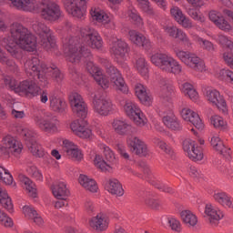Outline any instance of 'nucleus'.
<instances>
[{
  "label": "nucleus",
  "mask_w": 233,
  "mask_h": 233,
  "mask_svg": "<svg viewBox=\"0 0 233 233\" xmlns=\"http://www.w3.org/2000/svg\"><path fill=\"white\" fill-rule=\"evenodd\" d=\"M0 204L3 208L7 210L10 214L14 212V203L12 202V198L8 195V191L0 187Z\"/></svg>",
  "instance_id": "45"
},
{
  "label": "nucleus",
  "mask_w": 233,
  "mask_h": 233,
  "mask_svg": "<svg viewBox=\"0 0 233 233\" xmlns=\"http://www.w3.org/2000/svg\"><path fill=\"white\" fill-rule=\"evenodd\" d=\"M179 28L176 27V25H167L164 27V31L166 34H168L170 37H177V34L179 33Z\"/></svg>",
  "instance_id": "59"
},
{
  "label": "nucleus",
  "mask_w": 233,
  "mask_h": 233,
  "mask_svg": "<svg viewBox=\"0 0 233 233\" xmlns=\"http://www.w3.org/2000/svg\"><path fill=\"white\" fill-rule=\"evenodd\" d=\"M192 89H194V86L188 82H186L180 86V90L184 96L188 94Z\"/></svg>",
  "instance_id": "62"
},
{
  "label": "nucleus",
  "mask_w": 233,
  "mask_h": 233,
  "mask_svg": "<svg viewBox=\"0 0 233 233\" xmlns=\"http://www.w3.org/2000/svg\"><path fill=\"white\" fill-rule=\"evenodd\" d=\"M174 94V86L172 84H166L162 87V97H170Z\"/></svg>",
  "instance_id": "58"
},
{
  "label": "nucleus",
  "mask_w": 233,
  "mask_h": 233,
  "mask_svg": "<svg viewBox=\"0 0 233 233\" xmlns=\"http://www.w3.org/2000/svg\"><path fill=\"white\" fill-rule=\"evenodd\" d=\"M0 225L5 228L14 227V220L5 211L0 209Z\"/></svg>",
  "instance_id": "52"
},
{
  "label": "nucleus",
  "mask_w": 233,
  "mask_h": 233,
  "mask_svg": "<svg viewBox=\"0 0 233 233\" xmlns=\"http://www.w3.org/2000/svg\"><path fill=\"white\" fill-rule=\"evenodd\" d=\"M69 103L74 114L77 116V117H82L85 119L86 117V104L85 100H83V96L78 93L73 92L69 95Z\"/></svg>",
  "instance_id": "18"
},
{
  "label": "nucleus",
  "mask_w": 233,
  "mask_h": 233,
  "mask_svg": "<svg viewBox=\"0 0 233 233\" xmlns=\"http://www.w3.org/2000/svg\"><path fill=\"white\" fill-rule=\"evenodd\" d=\"M19 180L24 185V188L29 198L35 199V198H37V186H35V183L25 175H20Z\"/></svg>",
  "instance_id": "41"
},
{
  "label": "nucleus",
  "mask_w": 233,
  "mask_h": 233,
  "mask_svg": "<svg viewBox=\"0 0 233 233\" xmlns=\"http://www.w3.org/2000/svg\"><path fill=\"white\" fill-rule=\"evenodd\" d=\"M135 94L142 105H145L146 106H150L152 105L154 98L147 93V87L142 84H137L135 86Z\"/></svg>",
  "instance_id": "40"
},
{
  "label": "nucleus",
  "mask_w": 233,
  "mask_h": 233,
  "mask_svg": "<svg viewBox=\"0 0 233 233\" xmlns=\"http://www.w3.org/2000/svg\"><path fill=\"white\" fill-rule=\"evenodd\" d=\"M2 145L3 147H0V150L3 154H8V156H19V154L23 152V143L10 135L3 138Z\"/></svg>",
  "instance_id": "16"
},
{
  "label": "nucleus",
  "mask_w": 233,
  "mask_h": 233,
  "mask_svg": "<svg viewBox=\"0 0 233 233\" xmlns=\"http://www.w3.org/2000/svg\"><path fill=\"white\" fill-rule=\"evenodd\" d=\"M189 176H191V177H201V171L196 167H191L189 169Z\"/></svg>",
  "instance_id": "64"
},
{
  "label": "nucleus",
  "mask_w": 233,
  "mask_h": 233,
  "mask_svg": "<svg viewBox=\"0 0 233 233\" xmlns=\"http://www.w3.org/2000/svg\"><path fill=\"white\" fill-rule=\"evenodd\" d=\"M17 132L25 141H27L29 150L33 156H35L36 157H46V156H48V152H46L41 145L35 142V133L34 131L28 129V127L20 126L17 127Z\"/></svg>",
  "instance_id": "10"
},
{
  "label": "nucleus",
  "mask_w": 233,
  "mask_h": 233,
  "mask_svg": "<svg viewBox=\"0 0 233 233\" xmlns=\"http://www.w3.org/2000/svg\"><path fill=\"white\" fill-rule=\"evenodd\" d=\"M78 183L81 185V187H83V188L88 190L89 192L96 193L97 190H99L97 182L86 175H80L78 177Z\"/></svg>",
  "instance_id": "42"
},
{
  "label": "nucleus",
  "mask_w": 233,
  "mask_h": 233,
  "mask_svg": "<svg viewBox=\"0 0 233 233\" xmlns=\"http://www.w3.org/2000/svg\"><path fill=\"white\" fill-rule=\"evenodd\" d=\"M210 146L212 147L213 150L215 152H218V154H220L221 156H224V157H230V154H232V151L230 148L225 147V144H223V140L219 137V135H213L210 138Z\"/></svg>",
  "instance_id": "33"
},
{
  "label": "nucleus",
  "mask_w": 233,
  "mask_h": 233,
  "mask_svg": "<svg viewBox=\"0 0 233 233\" xmlns=\"http://www.w3.org/2000/svg\"><path fill=\"white\" fill-rule=\"evenodd\" d=\"M11 5L17 8V10H22L23 12H33L34 14H40L42 19L45 21H50L54 23L61 19L63 12H61V7L59 5L54 2H44L40 5L35 0H9Z\"/></svg>",
  "instance_id": "2"
},
{
  "label": "nucleus",
  "mask_w": 233,
  "mask_h": 233,
  "mask_svg": "<svg viewBox=\"0 0 233 233\" xmlns=\"http://www.w3.org/2000/svg\"><path fill=\"white\" fill-rule=\"evenodd\" d=\"M134 67L142 77H148V63L145 57H138L134 63Z\"/></svg>",
  "instance_id": "48"
},
{
  "label": "nucleus",
  "mask_w": 233,
  "mask_h": 233,
  "mask_svg": "<svg viewBox=\"0 0 233 233\" xmlns=\"http://www.w3.org/2000/svg\"><path fill=\"white\" fill-rule=\"evenodd\" d=\"M107 72L109 74L113 88L118 92H122V94H128V86L127 85V82H125V78H123L121 72H119V70L113 66H109Z\"/></svg>",
  "instance_id": "17"
},
{
  "label": "nucleus",
  "mask_w": 233,
  "mask_h": 233,
  "mask_svg": "<svg viewBox=\"0 0 233 233\" xmlns=\"http://www.w3.org/2000/svg\"><path fill=\"white\" fill-rule=\"evenodd\" d=\"M52 192L53 196L56 199L65 200L70 197V189H68V187L66 186V182L65 180L56 182L52 187Z\"/></svg>",
  "instance_id": "38"
},
{
  "label": "nucleus",
  "mask_w": 233,
  "mask_h": 233,
  "mask_svg": "<svg viewBox=\"0 0 233 233\" xmlns=\"http://www.w3.org/2000/svg\"><path fill=\"white\" fill-rule=\"evenodd\" d=\"M5 84L9 86L15 94L22 96V97H37L41 92V87L37 86L34 80L26 79L17 84V80L14 77L7 76Z\"/></svg>",
  "instance_id": "5"
},
{
  "label": "nucleus",
  "mask_w": 233,
  "mask_h": 233,
  "mask_svg": "<svg viewBox=\"0 0 233 233\" xmlns=\"http://www.w3.org/2000/svg\"><path fill=\"white\" fill-rule=\"evenodd\" d=\"M100 148L103 150L106 159L103 156L96 154L93 158V165L97 170H100V172H112L116 169V167H117L116 154L105 144H101Z\"/></svg>",
  "instance_id": "7"
},
{
  "label": "nucleus",
  "mask_w": 233,
  "mask_h": 233,
  "mask_svg": "<svg viewBox=\"0 0 233 233\" xmlns=\"http://www.w3.org/2000/svg\"><path fill=\"white\" fill-rule=\"evenodd\" d=\"M180 117H182V119L187 123L194 125L198 130H205V123H203L199 114L192 110L190 107H183L180 110Z\"/></svg>",
  "instance_id": "20"
},
{
  "label": "nucleus",
  "mask_w": 233,
  "mask_h": 233,
  "mask_svg": "<svg viewBox=\"0 0 233 233\" xmlns=\"http://www.w3.org/2000/svg\"><path fill=\"white\" fill-rule=\"evenodd\" d=\"M209 20L224 32H230L232 30V25H229L228 21L223 17V15L218 11H210L208 14Z\"/></svg>",
  "instance_id": "35"
},
{
  "label": "nucleus",
  "mask_w": 233,
  "mask_h": 233,
  "mask_svg": "<svg viewBox=\"0 0 233 233\" xmlns=\"http://www.w3.org/2000/svg\"><path fill=\"white\" fill-rule=\"evenodd\" d=\"M93 110L98 116H110V114H114V110H116V106L112 103L106 96H96L93 101Z\"/></svg>",
  "instance_id": "14"
},
{
  "label": "nucleus",
  "mask_w": 233,
  "mask_h": 233,
  "mask_svg": "<svg viewBox=\"0 0 233 233\" xmlns=\"http://www.w3.org/2000/svg\"><path fill=\"white\" fill-rule=\"evenodd\" d=\"M110 225V218L105 213H98L89 219V227L96 232H105Z\"/></svg>",
  "instance_id": "26"
},
{
  "label": "nucleus",
  "mask_w": 233,
  "mask_h": 233,
  "mask_svg": "<svg viewBox=\"0 0 233 233\" xmlns=\"http://www.w3.org/2000/svg\"><path fill=\"white\" fill-rule=\"evenodd\" d=\"M205 98L212 106H216L223 116H228V104L219 90L214 87H208L204 93Z\"/></svg>",
  "instance_id": "11"
},
{
  "label": "nucleus",
  "mask_w": 233,
  "mask_h": 233,
  "mask_svg": "<svg viewBox=\"0 0 233 233\" xmlns=\"http://www.w3.org/2000/svg\"><path fill=\"white\" fill-rule=\"evenodd\" d=\"M50 106L55 112H63L66 108V102L56 96L49 97Z\"/></svg>",
  "instance_id": "50"
},
{
  "label": "nucleus",
  "mask_w": 233,
  "mask_h": 233,
  "mask_svg": "<svg viewBox=\"0 0 233 233\" xmlns=\"http://www.w3.org/2000/svg\"><path fill=\"white\" fill-rule=\"evenodd\" d=\"M170 14L173 19L183 28L190 29L194 26V24H192V20L186 16L181 8H179L178 6H173L170 9Z\"/></svg>",
  "instance_id": "30"
},
{
  "label": "nucleus",
  "mask_w": 233,
  "mask_h": 233,
  "mask_svg": "<svg viewBox=\"0 0 233 233\" xmlns=\"http://www.w3.org/2000/svg\"><path fill=\"white\" fill-rule=\"evenodd\" d=\"M194 41L195 43H198L202 50H206L207 52H216V46L209 40L202 38L201 36H195Z\"/></svg>",
  "instance_id": "49"
},
{
  "label": "nucleus",
  "mask_w": 233,
  "mask_h": 233,
  "mask_svg": "<svg viewBox=\"0 0 233 233\" xmlns=\"http://www.w3.org/2000/svg\"><path fill=\"white\" fill-rule=\"evenodd\" d=\"M110 125L115 134L118 136H127V134L132 132V125L128 124L125 119L114 118L111 120Z\"/></svg>",
  "instance_id": "32"
},
{
  "label": "nucleus",
  "mask_w": 233,
  "mask_h": 233,
  "mask_svg": "<svg viewBox=\"0 0 233 233\" xmlns=\"http://www.w3.org/2000/svg\"><path fill=\"white\" fill-rule=\"evenodd\" d=\"M183 150L187 154V156L192 161H202L203 157V151L196 146V141L190 138H187L183 142Z\"/></svg>",
  "instance_id": "22"
},
{
  "label": "nucleus",
  "mask_w": 233,
  "mask_h": 233,
  "mask_svg": "<svg viewBox=\"0 0 233 233\" xmlns=\"http://www.w3.org/2000/svg\"><path fill=\"white\" fill-rule=\"evenodd\" d=\"M58 142L62 145L66 156L70 159H74V161H81L83 159V151L74 142L65 138H58Z\"/></svg>",
  "instance_id": "21"
},
{
  "label": "nucleus",
  "mask_w": 233,
  "mask_h": 233,
  "mask_svg": "<svg viewBox=\"0 0 233 233\" xmlns=\"http://www.w3.org/2000/svg\"><path fill=\"white\" fill-rule=\"evenodd\" d=\"M33 121L44 132H47L48 134L59 132V121L57 120L49 121L45 119L41 115H35L33 116Z\"/></svg>",
  "instance_id": "25"
},
{
  "label": "nucleus",
  "mask_w": 233,
  "mask_h": 233,
  "mask_svg": "<svg viewBox=\"0 0 233 233\" xmlns=\"http://www.w3.org/2000/svg\"><path fill=\"white\" fill-rule=\"evenodd\" d=\"M66 10L73 17H77L81 19L85 17L86 14V5L88 0H63Z\"/></svg>",
  "instance_id": "15"
},
{
  "label": "nucleus",
  "mask_w": 233,
  "mask_h": 233,
  "mask_svg": "<svg viewBox=\"0 0 233 233\" xmlns=\"http://www.w3.org/2000/svg\"><path fill=\"white\" fill-rule=\"evenodd\" d=\"M123 110L124 114H126V116L129 117V119H131V121H133L137 127H143L148 123L147 116H145V113H143L141 107H139L137 103L135 101L126 100L123 105Z\"/></svg>",
  "instance_id": "9"
},
{
  "label": "nucleus",
  "mask_w": 233,
  "mask_h": 233,
  "mask_svg": "<svg viewBox=\"0 0 233 233\" xmlns=\"http://www.w3.org/2000/svg\"><path fill=\"white\" fill-rule=\"evenodd\" d=\"M122 17L127 18L130 17L136 25H138L139 26H143V18L139 16L137 14V11L136 9H129L127 13L122 14Z\"/></svg>",
  "instance_id": "51"
},
{
  "label": "nucleus",
  "mask_w": 233,
  "mask_h": 233,
  "mask_svg": "<svg viewBox=\"0 0 233 233\" xmlns=\"http://www.w3.org/2000/svg\"><path fill=\"white\" fill-rule=\"evenodd\" d=\"M70 128L73 134L81 139H90L92 137V129L88 127L86 120H75L70 124Z\"/></svg>",
  "instance_id": "24"
},
{
  "label": "nucleus",
  "mask_w": 233,
  "mask_h": 233,
  "mask_svg": "<svg viewBox=\"0 0 233 233\" xmlns=\"http://www.w3.org/2000/svg\"><path fill=\"white\" fill-rule=\"evenodd\" d=\"M209 123L216 130L227 132L228 130V122L219 115H212L209 118Z\"/></svg>",
  "instance_id": "44"
},
{
  "label": "nucleus",
  "mask_w": 233,
  "mask_h": 233,
  "mask_svg": "<svg viewBox=\"0 0 233 233\" xmlns=\"http://www.w3.org/2000/svg\"><path fill=\"white\" fill-rule=\"evenodd\" d=\"M137 1L139 4V6L143 10V12H145L148 15H154V9L151 8L150 2H148V0H137Z\"/></svg>",
  "instance_id": "55"
},
{
  "label": "nucleus",
  "mask_w": 233,
  "mask_h": 233,
  "mask_svg": "<svg viewBox=\"0 0 233 233\" xmlns=\"http://www.w3.org/2000/svg\"><path fill=\"white\" fill-rule=\"evenodd\" d=\"M188 15L195 21H199L200 23H204L205 21V16L196 9H189Z\"/></svg>",
  "instance_id": "57"
},
{
  "label": "nucleus",
  "mask_w": 233,
  "mask_h": 233,
  "mask_svg": "<svg viewBox=\"0 0 233 233\" xmlns=\"http://www.w3.org/2000/svg\"><path fill=\"white\" fill-rule=\"evenodd\" d=\"M180 218L182 223L188 227V228H194L198 225V216L194 214L191 210L185 209L180 212Z\"/></svg>",
  "instance_id": "43"
},
{
  "label": "nucleus",
  "mask_w": 233,
  "mask_h": 233,
  "mask_svg": "<svg viewBox=\"0 0 233 233\" xmlns=\"http://www.w3.org/2000/svg\"><path fill=\"white\" fill-rule=\"evenodd\" d=\"M176 39H179V41H182V43H185V45H190V39H188V35H187V33L183 32L181 29H179Z\"/></svg>",
  "instance_id": "60"
},
{
  "label": "nucleus",
  "mask_w": 233,
  "mask_h": 233,
  "mask_svg": "<svg viewBox=\"0 0 233 233\" xmlns=\"http://www.w3.org/2000/svg\"><path fill=\"white\" fill-rule=\"evenodd\" d=\"M33 30L37 34L38 38L30 34L28 29L25 28L21 24H13L10 35L5 37L2 43L3 46L11 56L17 59L21 57V49L25 50V52H35L41 46L47 52H56V48H57L56 39H54L52 31L48 26L41 22H35Z\"/></svg>",
  "instance_id": "1"
},
{
  "label": "nucleus",
  "mask_w": 233,
  "mask_h": 233,
  "mask_svg": "<svg viewBox=\"0 0 233 233\" xmlns=\"http://www.w3.org/2000/svg\"><path fill=\"white\" fill-rule=\"evenodd\" d=\"M187 97H189V99H191V101H198L199 100V94L198 93V91H196V89H193L186 95Z\"/></svg>",
  "instance_id": "63"
},
{
  "label": "nucleus",
  "mask_w": 233,
  "mask_h": 233,
  "mask_svg": "<svg viewBox=\"0 0 233 233\" xmlns=\"http://www.w3.org/2000/svg\"><path fill=\"white\" fill-rule=\"evenodd\" d=\"M204 218L208 219L210 225L216 226L225 218V212L219 207L208 203L205 205Z\"/></svg>",
  "instance_id": "23"
},
{
  "label": "nucleus",
  "mask_w": 233,
  "mask_h": 233,
  "mask_svg": "<svg viewBox=\"0 0 233 233\" xmlns=\"http://www.w3.org/2000/svg\"><path fill=\"white\" fill-rule=\"evenodd\" d=\"M90 15L93 21H96V23H100L104 25L106 28H109L110 30L116 28V21L114 20V15L110 13H106V11L95 6L90 10Z\"/></svg>",
  "instance_id": "13"
},
{
  "label": "nucleus",
  "mask_w": 233,
  "mask_h": 233,
  "mask_svg": "<svg viewBox=\"0 0 233 233\" xmlns=\"http://www.w3.org/2000/svg\"><path fill=\"white\" fill-rule=\"evenodd\" d=\"M153 143H154V145L158 147V148H161L163 150V152H165V154H168V156H172V154H173L172 147H170V146L166 144L165 141L161 140L158 137H155L153 139Z\"/></svg>",
  "instance_id": "53"
},
{
  "label": "nucleus",
  "mask_w": 233,
  "mask_h": 233,
  "mask_svg": "<svg viewBox=\"0 0 233 233\" xmlns=\"http://www.w3.org/2000/svg\"><path fill=\"white\" fill-rule=\"evenodd\" d=\"M0 181L6 185L7 187H11V188H17V184L14 180V177L8 171V169L0 166Z\"/></svg>",
  "instance_id": "46"
},
{
  "label": "nucleus",
  "mask_w": 233,
  "mask_h": 233,
  "mask_svg": "<svg viewBox=\"0 0 233 233\" xmlns=\"http://www.w3.org/2000/svg\"><path fill=\"white\" fill-rule=\"evenodd\" d=\"M86 70L90 75H92V77H94L96 83H97L101 88L106 90V88L110 86V81L106 76L103 75V71H101V69L96 66L94 62L89 61L86 63Z\"/></svg>",
  "instance_id": "19"
},
{
  "label": "nucleus",
  "mask_w": 233,
  "mask_h": 233,
  "mask_svg": "<svg viewBox=\"0 0 233 233\" xmlns=\"http://www.w3.org/2000/svg\"><path fill=\"white\" fill-rule=\"evenodd\" d=\"M110 52L117 63H121L125 59L127 52H128V45L121 39H116L112 42Z\"/></svg>",
  "instance_id": "27"
},
{
  "label": "nucleus",
  "mask_w": 233,
  "mask_h": 233,
  "mask_svg": "<svg viewBox=\"0 0 233 233\" xmlns=\"http://www.w3.org/2000/svg\"><path fill=\"white\" fill-rule=\"evenodd\" d=\"M213 76L220 81H228L233 85V72L228 69H220L218 66L215 67L213 70Z\"/></svg>",
  "instance_id": "47"
},
{
  "label": "nucleus",
  "mask_w": 233,
  "mask_h": 233,
  "mask_svg": "<svg viewBox=\"0 0 233 233\" xmlns=\"http://www.w3.org/2000/svg\"><path fill=\"white\" fill-rule=\"evenodd\" d=\"M82 45L94 48L96 50H101L103 48V38L99 35V33L93 28H85L82 30Z\"/></svg>",
  "instance_id": "12"
},
{
  "label": "nucleus",
  "mask_w": 233,
  "mask_h": 233,
  "mask_svg": "<svg viewBox=\"0 0 233 233\" xmlns=\"http://www.w3.org/2000/svg\"><path fill=\"white\" fill-rule=\"evenodd\" d=\"M64 54L70 63H79V61L85 59H92L90 49L84 47L77 37H71L65 41Z\"/></svg>",
  "instance_id": "4"
},
{
  "label": "nucleus",
  "mask_w": 233,
  "mask_h": 233,
  "mask_svg": "<svg viewBox=\"0 0 233 233\" xmlns=\"http://www.w3.org/2000/svg\"><path fill=\"white\" fill-rule=\"evenodd\" d=\"M174 54L177 56V59L181 61L186 66L192 68L195 72H207V66L205 62L198 55L190 52L185 51L183 49L173 48Z\"/></svg>",
  "instance_id": "8"
},
{
  "label": "nucleus",
  "mask_w": 233,
  "mask_h": 233,
  "mask_svg": "<svg viewBox=\"0 0 233 233\" xmlns=\"http://www.w3.org/2000/svg\"><path fill=\"white\" fill-rule=\"evenodd\" d=\"M150 61L152 65L160 68L163 72H167V74H174L175 76H179L182 72L183 67L181 64L167 53H156L151 56Z\"/></svg>",
  "instance_id": "6"
},
{
  "label": "nucleus",
  "mask_w": 233,
  "mask_h": 233,
  "mask_svg": "<svg viewBox=\"0 0 233 233\" xmlns=\"http://www.w3.org/2000/svg\"><path fill=\"white\" fill-rule=\"evenodd\" d=\"M128 35L129 41H131L133 45H137V46H143V48L146 49L152 46V42H150V39L147 38V36L136 30H130L128 32Z\"/></svg>",
  "instance_id": "36"
},
{
  "label": "nucleus",
  "mask_w": 233,
  "mask_h": 233,
  "mask_svg": "<svg viewBox=\"0 0 233 233\" xmlns=\"http://www.w3.org/2000/svg\"><path fill=\"white\" fill-rule=\"evenodd\" d=\"M25 70L27 76H32L33 77L37 76L40 86H46L48 85V77H53L56 81H61L63 79V75L59 68L56 66H48L39 61V58L33 57L25 63Z\"/></svg>",
  "instance_id": "3"
},
{
  "label": "nucleus",
  "mask_w": 233,
  "mask_h": 233,
  "mask_svg": "<svg viewBox=\"0 0 233 233\" xmlns=\"http://www.w3.org/2000/svg\"><path fill=\"white\" fill-rule=\"evenodd\" d=\"M26 172L31 177L36 179V181H43V173L35 166H29Z\"/></svg>",
  "instance_id": "54"
},
{
  "label": "nucleus",
  "mask_w": 233,
  "mask_h": 233,
  "mask_svg": "<svg viewBox=\"0 0 233 233\" xmlns=\"http://www.w3.org/2000/svg\"><path fill=\"white\" fill-rule=\"evenodd\" d=\"M104 188L111 194L112 196H116L121 198L125 196V189H123V185L116 178H106L103 182Z\"/></svg>",
  "instance_id": "28"
},
{
  "label": "nucleus",
  "mask_w": 233,
  "mask_h": 233,
  "mask_svg": "<svg viewBox=\"0 0 233 233\" xmlns=\"http://www.w3.org/2000/svg\"><path fill=\"white\" fill-rule=\"evenodd\" d=\"M226 52L223 54V59L233 69V49H225Z\"/></svg>",
  "instance_id": "56"
},
{
  "label": "nucleus",
  "mask_w": 233,
  "mask_h": 233,
  "mask_svg": "<svg viewBox=\"0 0 233 233\" xmlns=\"http://www.w3.org/2000/svg\"><path fill=\"white\" fill-rule=\"evenodd\" d=\"M212 198L216 203H218L224 208L233 210V198L228 193L225 191H215Z\"/></svg>",
  "instance_id": "37"
},
{
  "label": "nucleus",
  "mask_w": 233,
  "mask_h": 233,
  "mask_svg": "<svg viewBox=\"0 0 233 233\" xmlns=\"http://www.w3.org/2000/svg\"><path fill=\"white\" fill-rule=\"evenodd\" d=\"M127 146L133 149L137 156H147L148 154V146L145 141L137 137H128L127 139Z\"/></svg>",
  "instance_id": "29"
},
{
  "label": "nucleus",
  "mask_w": 233,
  "mask_h": 233,
  "mask_svg": "<svg viewBox=\"0 0 233 233\" xmlns=\"http://www.w3.org/2000/svg\"><path fill=\"white\" fill-rule=\"evenodd\" d=\"M116 150H117L118 154H120V156L122 157H124V159H130V155L127 154L125 146L117 145L116 146Z\"/></svg>",
  "instance_id": "61"
},
{
  "label": "nucleus",
  "mask_w": 233,
  "mask_h": 233,
  "mask_svg": "<svg viewBox=\"0 0 233 233\" xmlns=\"http://www.w3.org/2000/svg\"><path fill=\"white\" fill-rule=\"evenodd\" d=\"M162 121L165 127L169 128V130H181V122L177 116H176V114H174V110L172 108L164 112Z\"/></svg>",
  "instance_id": "31"
},
{
  "label": "nucleus",
  "mask_w": 233,
  "mask_h": 233,
  "mask_svg": "<svg viewBox=\"0 0 233 233\" xmlns=\"http://www.w3.org/2000/svg\"><path fill=\"white\" fill-rule=\"evenodd\" d=\"M22 213L25 216V219H28L29 221H34L35 225L38 227H43L45 225V220L43 219V217L37 213V210H35V208L30 205H25L22 208Z\"/></svg>",
  "instance_id": "34"
},
{
  "label": "nucleus",
  "mask_w": 233,
  "mask_h": 233,
  "mask_svg": "<svg viewBox=\"0 0 233 233\" xmlns=\"http://www.w3.org/2000/svg\"><path fill=\"white\" fill-rule=\"evenodd\" d=\"M161 225L162 227H165V228H171L173 232L181 233L183 231L181 221H179L176 217L163 216L161 218Z\"/></svg>",
  "instance_id": "39"
}]
</instances>
